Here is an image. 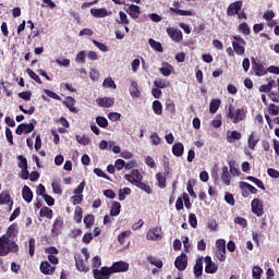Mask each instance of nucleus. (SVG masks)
Returning a JSON list of instances; mask_svg holds the SVG:
<instances>
[{
	"instance_id": "nucleus-1",
	"label": "nucleus",
	"mask_w": 279,
	"mask_h": 279,
	"mask_svg": "<svg viewBox=\"0 0 279 279\" xmlns=\"http://www.w3.org/2000/svg\"><path fill=\"white\" fill-rule=\"evenodd\" d=\"M16 234H19V225L12 223L7 230V235L0 238V256H8L10 252L19 254V244L10 241Z\"/></svg>"
},
{
	"instance_id": "nucleus-2",
	"label": "nucleus",
	"mask_w": 279,
	"mask_h": 279,
	"mask_svg": "<svg viewBox=\"0 0 279 279\" xmlns=\"http://www.w3.org/2000/svg\"><path fill=\"white\" fill-rule=\"evenodd\" d=\"M130 269V264L123 260L114 262L111 267H101L99 269H94V278L95 279H108V276H112V274H123Z\"/></svg>"
},
{
	"instance_id": "nucleus-3",
	"label": "nucleus",
	"mask_w": 279,
	"mask_h": 279,
	"mask_svg": "<svg viewBox=\"0 0 279 279\" xmlns=\"http://www.w3.org/2000/svg\"><path fill=\"white\" fill-rule=\"evenodd\" d=\"M227 117L234 124L241 123V121H245V117H247V111L244 108L234 110V106L229 105Z\"/></svg>"
},
{
	"instance_id": "nucleus-4",
	"label": "nucleus",
	"mask_w": 279,
	"mask_h": 279,
	"mask_svg": "<svg viewBox=\"0 0 279 279\" xmlns=\"http://www.w3.org/2000/svg\"><path fill=\"white\" fill-rule=\"evenodd\" d=\"M245 45H247V43L241 36H233L232 47L236 56H245Z\"/></svg>"
},
{
	"instance_id": "nucleus-5",
	"label": "nucleus",
	"mask_w": 279,
	"mask_h": 279,
	"mask_svg": "<svg viewBox=\"0 0 279 279\" xmlns=\"http://www.w3.org/2000/svg\"><path fill=\"white\" fill-rule=\"evenodd\" d=\"M251 210L253 215H256V217H263V215H265V206L263 201L259 198H254L251 202Z\"/></svg>"
},
{
	"instance_id": "nucleus-6",
	"label": "nucleus",
	"mask_w": 279,
	"mask_h": 279,
	"mask_svg": "<svg viewBox=\"0 0 279 279\" xmlns=\"http://www.w3.org/2000/svg\"><path fill=\"white\" fill-rule=\"evenodd\" d=\"M252 70L254 71L256 77H263L267 75V69L263 63L254 58H252Z\"/></svg>"
},
{
	"instance_id": "nucleus-7",
	"label": "nucleus",
	"mask_w": 279,
	"mask_h": 279,
	"mask_svg": "<svg viewBox=\"0 0 279 279\" xmlns=\"http://www.w3.org/2000/svg\"><path fill=\"white\" fill-rule=\"evenodd\" d=\"M239 186L242 191L243 197H250V193H252V195H256V193H258V190L254 185H252L245 181H241L239 183Z\"/></svg>"
},
{
	"instance_id": "nucleus-8",
	"label": "nucleus",
	"mask_w": 279,
	"mask_h": 279,
	"mask_svg": "<svg viewBox=\"0 0 279 279\" xmlns=\"http://www.w3.org/2000/svg\"><path fill=\"white\" fill-rule=\"evenodd\" d=\"M147 241H161L162 239V227H155L147 231Z\"/></svg>"
},
{
	"instance_id": "nucleus-9",
	"label": "nucleus",
	"mask_w": 279,
	"mask_h": 279,
	"mask_svg": "<svg viewBox=\"0 0 279 279\" xmlns=\"http://www.w3.org/2000/svg\"><path fill=\"white\" fill-rule=\"evenodd\" d=\"M124 180L136 186L143 180V174H141L138 169H133L130 174H124Z\"/></svg>"
},
{
	"instance_id": "nucleus-10",
	"label": "nucleus",
	"mask_w": 279,
	"mask_h": 279,
	"mask_svg": "<svg viewBox=\"0 0 279 279\" xmlns=\"http://www.w3.org/2000/svg\"><path fill=\"white\" fill-rule=\"evenodd\" d=\"M64 228V219L61 216L57 217L53 221L51 234L52 236H60L62 234V230Z\"/></svg>"
},
{
	"instance_id": "nucleus-11",
	"label": "nucleus",
	"mask_w": 279,
	"mask_h": 279,
	"mask_svg": "<svg viewBox=\"0 0 279 279\" xmlns=\"http://www.w3.org/2000/svg\"><path fill=\"white\" fill-rule=\"evenodd\" d=\"M242 8L243 1L241 0L230 3L227 8V16H236L241 12Z\"/></svg>"
},
{
	"instance_id": "nucleus-12",
	"label": "nucleus",
	"mask_w": 279,
	"mask_h": 279,
	"mask_svg": "<svg viewBox=\"0 0 279 279\" xmlns=\"http://www.w3.org/2000/svg\"><path fill=\"white\" fill-rule=\"evenodd\" d=\"M167 34L173 40V43H182L184 40V35L182 34V31L174 28V27H168Z\"/></svg>"
},
{
	"instance_id": "nucleus-13",
	"label": "nucleus",
	"mask_w": 279,
	"mask_h": 279,
	"mask_svg": "<svg viewBox=\"0 0 279 279\" xmlns=\"http://www.w3.org/2000/svg\"><path fill=\"white\" fill-rule=\"evenodd\" d=\"M189 265V257L185 253H181L174 260V267L179 269V271H184Z\"/></svg>"
},
{
	"instance_id": "nucleus-14",
	"label": "nucleus",
	"mask_w": 279,
	"mask_h": 279,
	"mask_svg": "<svg viewBox=\"0 0 279 279\" xmlns=\"http://www.w3.org/2000/svg\"><path fill=\"white\" fill-rule=\"evenodd\" d=\"M32 132H34V123L32 122L19 124L15 130L17 136H21L22 134H32Z\"/></svg>"
},
{
	"instance_id": "nucleus-15",
	"label": "nucleus",
	"mask_w": 279,
	"mask_h": 279,
	"mask_svg": "<svg viewBox=\"0 0 279 279\" xmlns=\"http://www.w3.org/2000/svg\"><path fill=\"white\" fill-rule=\"evenodd\" d=\"M90 14L94 19H106L112 14V11H108L106 8L90 9Z\"/></svg>"
},
{
	"instance_id": "nucleus-16",
	"label": "nucleus",
	"mask_w": 279,
	"mask_h": 279,
	"mask_svg": "<svg viewBox=\"0 0 279 279\" xmlns=\"http://www.w3.org/2000/svg\"><path fill=\"white\" fill-rule=\"evenodd\" d=\"M7 205L9 206V213L12 210V206H14V201H12V196L9 193L2 192L0 194V206Z\"/></svg>"
},
{
	"instance_id": "nucleus-17",
	"label": "nucleus",
	"mask_w": 279,
	"mask_h": 279,
	"mask_svg": "<svg viewBox=\"0 0 279 279\" xmlns=\"http://www.w3.org/2000/svg\"><path fill=\"white\" fill-rule=\"evenodd\" d=\"M205 264L206 274H217L219 267L215 263H213V258L210 256L205 257Z\"/></svg>"
},
{
	"instance_id": "nucleus-18",
	"label": "nucleus",
	"mask_w": 279,
	"mask_h": 279,
	"mask_svg": "<svg viewBox=\"0 0 279 279\" xmlns=\"http://www.w3.org/2000/svg\"><path fill=\"white\" fill-rule=\"evenodd\" d=\"M22 197L26 204H32V201L34 199V193L32 192V189L29 186L24 185L22 190Z\"/></svg>"
},
{
	"instance_id": "nucleus-19",
	"label": "nucleus",
	"mask_w": 279,
	"mask_h": 279,
	"mask_svg": "<svg viewBox=\"0 0 279 279\" xmlns=\"http://www.w3.org/2000/svg\"><path fill=\"white\" fill-rule=\"evenodd\" d=\"M97 105L99 108H112L114 106V99L113 98H97Z\"/></svg>"
},
{
	"instance_id": "nucleus-20",
	"label": "nucleus",
	"mask_w": 279,
	"mask_h": 279,
	"mask_svg": "<svg viewBox=\"0 0 279 279\" xmlns=\"http://www.w3.org/2000/svg\"><path fill=\"white\" fill-rule=\"evenodd\" d=\"M40 271H41V274H45L46 276H51V274H53V271H56V267L51 266V264H49V262H41Z\"/></svg>"
},
{
	"instance_id": "nucleus-21",
	"label": "nucleus",
	"mask_w": 279,
	"mask_h": 279,
	"mask_svg": "<svg viewBox=\"0 0 279 279\" xmlns=\"http://www.w3.org/2000/svg\"><path fill=\"white\" fill-rule=\"evenodd\" d=\"M220 178H221V181L223 182L225 186H230L231 175H230V171L228 170L227 166L222 167V173H221Z\"/></svg>"
},
{
	"instance_id": "nucleus-22",
	"label": "nucleus",
	"mask_w": 279,
	"mask_h": 279,
	"mask_svg": "<svg viewBox=\"0 0 279 279\" xmlns=\"http://www.w3.org/2000/svg\"><path fill=\"white\" fill-rule=\"evenodd\" d=\"M172 154L173 156H177V158H180L184 154V144L183 143H175L172 146Z\"/></svg>"
},
{
	"instance_id": "nucleus-23",
	"label": "nucleus",
	"mask_w": 279,
	"mask_h": 279,
	"mask_svg": "<svg viewBox=\"0 0 279 279\" xmlns=\"http://www.w3.org/2000/svg\"><path fill=\"white\" fill-rule=\"evenodd\" d=\"M63 104L65 108L70 110V112H75V113L77 112V109L75 108V98L68 96Z\"/></svg>"
},
{
	"instance_id": "nucleus-24",
	"label": "nucleus",
	"mask_w": 279,
	"mask_h": 279,
	"mask_svg": "<svg viewBox=\"0 0 279 279\" xmlns=\"http://www.w3.org/2000/svg\"><path fill=\"white\" fill-rule=\"evenodd\" d=\"M241 133L239 131H228L227 141L229 143H234V141H241Z\"/></svg>"
},
{
	"instance_id": "nucleus-25",
	"label": "nucleus",
	"mask_w": 279,
	"mask_h": 279,
	"mask_svg": "<svg viewBox=\"0 0 279 279\" xmlns=\"http://www.w3.org/2000/svg\"><path fill=\"white\" fill-rule=\"evenodd\" d=\"M75 265L78 271H88V268L86 267V264H84V258L82 257V255L75 256Z\"/></svg>"
},
{
	"instance_id": "nucleus-26",
	"label": "nucleus",
	"mask_w": 279,
	"mask_h": 279,
	"mask_svg": "<svg viewBox=\"0 0 279 279\" xmlns=\"http://www.w3.org/2000/svg\"><path fill=\"white\" fill-rule=\"evenodd\" d=\"M129 14L131 19H138V16H141V7L131 4L129 8Z\"/></svg>"
},
{
	"instance_id": "nucleus-27",
	"label": "nucleus",
	"mask_w": 279,
	"mask_h": 279,
	"mask_svg": "<svg viewBox=\"0 0 279 279\" xmlns=\"http://www.w3.org/2000/svg\"><path fill=\"white\" fill-rule=\"evenodd\" d=\"M120 214H121V203L113 202L110 209V216L119 217Z\"/></svg>"
},
{
	"instance_id": "nucleus-28",
	"label": "nucleus",
	"mask_w": 279,
	"mask_h": 279,
	"mask_svg": "<svg viewBox=\"0 0 279 279\" xmlns=\"http://www.w3.org/2000/svg\"><path fill=\"white\" fill-rule=\"evenodd\" d=\"M148 44L150 45L151 49L158 51V53H162V51H165L162 48V44H160V41H156V39L154 38H149Z\"/></svg>"
},
{
	"instance_id": "nucleus-29",
	"label": "nucleus",
	"mask_w": 279,
	"mask_h": 279,
	"mask_svg": "<svg viewBox=\"0 0 279 279\" xmlns=\"http://www.w3.org/2000/svg\"><path fill=\"white\" fill-rule=\"evenodd\" d=\"M204 271V264L202 259L196 260V264L194 265V276L195 278H199Z\"/></svg>"
},
{
	"instance_id": "nucleus-30",
	"label": "nucleus",
	"mask_w": 279,
	"mask_h": 279,
	"mask_svg": "<svg viewBox=\"0 0 279 279\" xmlns=\"http://www.w3.org/2000/svg\"><path fill=\"white\" fill-rule=\"evenodd\" d=\"M221 106L220 99H211L209 104V112L211 114H216L217 110H219V107Z\"/></svg>"
},
{
	"instance_id": "nucleus-31",
	"label": "nucleus",
	"mask_w": 279,
	"mask_h": 279,
	"mask_svg": "<svg viewBox=\"0 0 279 279\" xmlns=\"http://www.w3.org/2000/svg\"><path fill=\"white\" fill-rule=\"evenodd\" d=\"M246 180H248L250 182H253V184H255L258 189H262V191H265V183H263L260 179L253 175H248L246 177Z\"/></svg>"
},
{
	"instance_id": "nucleus-32",
	"label": "nucleus",
	"mask_w": 279,
	"mask_h": 279,
	"mask_svg": "<svg viewBox=\"0 0 279 279\" xmlns=\"http://www.w3.org/2000/svg\"><path fill=\"white\" fill-rule=\"evenodd\" d=\"M40 217H47V219H53V210L49 207H44L39 211Z\"/></svg>"
},
{
	"instance_id": "nucleus-33",
	"label": "nucleus",
	"mask_w": 279,
	"mask_h": 279,
	"mask_svg": "<svg viewBox=\"0 0 279 279\" xmlns=\"http://www.w3.org/2000/svg\"><path fill=\"white\" fill-rule=\"evenodd\" d=\"M156 180L158 182L159 189H167V178L162 175L160 172L156 174Z\"/></svg>"
},
{
	"instance_id": "nucleus-34",
	"label": "nucleus",
	"mask_w": 279,
	"mask_h": 279,
	"mask_svg": "<svg viewBox=\"0 0 279 279\" xmlns=\"http://www.w3.org/2000/svg\"><path fill=\"white\" fill-rule=\"evenodd\" d=\"M147 260L148 263H150V265H154V267H157L158 269H162V262L157 257L149 255L147 257Z\"/></svg>"
},
{
	"instance_id": "nucleus-35",
	"label": "nucleus",
	"mask_w": 279,
	"mask_h": 279,
	"mask_svg": "<svg viewBox=\"0 0 279 279\" xmlns=\"http://www.w3.org/2000/svg\"><path fill=\"white\" fill-rule=\"evenodd\" d=\"M26 73L31 77V80H34V82H36L37 84H43V80H40V76H38V74L34 72V70L28 68L26 69Z\"/></svg>"
},
{
	"instance_id": "nucleus-36",
	"label": "nucleus",
	"mask_w": 279,
	"mask_h": 279,
	"mask_svg": "<svg viewBox=\"0 0 279 279\" xmlns=\"http://www.w3.org/2000/svg\"><path fill=\"white\" fill-rule=\"evenodd\" d=\"M170 12H173L174 14H179V16H193V11H186L182 9L170 8Z\"/></svg>"
},
{
	"instance_id": "nucleus-37",
	"label": "nucleus",
	"mask_w": 279,
	"mask_h": 279,
	"mask_svg": "<svg viewBox=\"0 0 279 279\" xmlns=\"http://www.w3.org/2000/svg\"><path fill=\"white\" fill-rule=\"evenodd\" d=\"M102 86H104V88H113V90H117V84L114 83L112 77L105 78Z\"/></svg>"
},
{
	"instance_id": "nucleus-38",
	"label": "nucleus",
	"mask_w": 279,
	"mask_h": 279,
	"mask_svg": "<svg viewBox=\"0 0 279 279\" xmlns=\"http://www.w3.org/2000/svg\"><path fill=\"white\" fill-rule=\"evenodd\" d=\"M84 223L86 228H93L95 226V216L94 215H86L84 217Z\"/></svg>"
},
{
	"instance_id": "nucleus-39",
	"label": "nucleus",
	"mask_w": 279,
	"mask_h": 279,
	"mask_svg": "<svg viewBox=\"0 0 279 279\" xmlns=\"http://www.w3.org/2000/svg\"><path fill=\"white\" fill-rule=\"evenodd\" d=\"M153 111L155 114H162V104L159 100L153 101Z\"/></svg>"
},
{
	"instance_id": "nucleus-40",
	"label": "nucleus",
	"mask_w": 279,
	"mask_h": 279,
	"mask_svg": "<svg viewBox=\"0 0 279 279\" xmlns=\"http://www.w3.org/2000/svg\"><path fill=\"white\" fill-rule=\"evenodd\" d=\"M268 114H270L271 117H278L279 114V106L276 104H270L268 106Z\"/></svg>"
},
{
	"instance_id": "nucleus-41",
	"label": "nucleus",
	"mask_w": 279,
	"mask_h": 279,
	"mask_svg": "<svg viewBox=\"0 0 279 279\" xmlns=\"http://www.w3.org/2000/svg\"><path fill=\"white\" fill-rule=\"evenodd\" d=\"M247 145L248 149H256V145H258V140L254 137V133L248 135Z\"/></svg>"
},
{
	"instance_id": "nucleus-42",
	"label": "nucleus",
	"mask_w": 279,
	"mask_h": 279,
	"mask_svg": "<svg viewBox=\"0 0 279 279\" xmlns=\"http://www.w3.org/2000/svg\"><path fill=\"white\" fill-rule=\"evenodd\" d=\"M82 217H83L82 207L76 206L74 210V220L76 221V223H82Z\"/></svg>"
},
{
	"instance_id": "nucleus-43",
	"label": "nucleus",
	"mask_w": 279,
	"mask_h": 279,
	"mask_svg": "<svg viewBox=\"0 0 279 279\" xmlns=\"http://www.w3.org/2000/svg\"><path fill=\"white\" fill-rule=\"evenodd\" d=\"M36 252V239L31 238L28 241V254L29 256H34Z\"/></svg>"
},
{
	"instance_id": "nucleus-44",
	"label": "nucleus",
	"mask_w": 279,
	"mask_h": 279,
	"mask_svg": "<svg viewBox=\"0 0 279 279\" xmlns=\"http://www.w3.org/2000/svg\"><path fill=\"white\" fill-rule=\"evenodd\" d=\"M17 167L20 169H28V165H27V158H25L23 155L17 156Z\"/></svg>"
},
{
	"instance_id": "nucleus-45",
	"label": "nucleus",
	"mask_w": 279,
	"mask_h": 279,
	"mask_svg": "<svg viewBox=\"0 0 279 279\" xmlns=\"http://www.w3.org/2000/svg\"><path fill=\"white\" fill-rule=\"evenodd\" d=\"M274 88V81H270L268 84H264L259 86V93H271Z\"/></svg>"
},
{
	"instance_id": "nucleus-46",
	"label": "nucleus",
	"mask_w": 279,
	"mask_h": 279,
	"mask_svg": "<svg viewBox=\"0 0 279 279\" xmlns=\"http://www.w3.org/2000/svg\"><path fill=\"white\" fill-rule=\"evenodd\" d=\"M159 71L165 77H169V75H171V72L173 71V66L167 63V66L160 68Z\"/></svg>"
},
{
	"instance_id": "nucleus-47",
	"label": "nucleus",
	"mask_w": 279,
	"mask_h": 279,
	"mask_svg": "<svg viewBox=\"0 0 279 279\" xmlns=\"http://www.w3.org/2000/svg\"><path fill=\"white\" fill-rule=\"evenodd\" d=\"M135 186H137V189H141V191L147 193V195H151V186H149L147 183H143L140 181L138 184H136Z\"/></svg>"
},
{
	"instance_id": "nucleus-48",
	"label": "nucleus",
	"mask_w": 279,
	"mask_h": 279,
	"mask_svg": "<svg viewBox=\"0 0 279 279\" xmlns=\"http://www.w3.org/2000/svg\"><path fill=\"white\" fill-rule=\"evenodd\" d=\"M119 16L120 20H118L117 23H120L122 25H130V20L128 19V14H125V12L120 11Z\"/></svg>"
},
{
	"instance_id": "nucleus-49",
	"label": "nucleus",
	"mask_w": 279,
	"mask_h": 279,
	"mask_svg": "<svg viewBox=\"0 0 279 279\" xmlns=\"http://www.w3.org/2000/svg\"><path fill=\"white\" fill-rule=\"evenodd\" d=\"M239 32H241V34H244V36H250L251 31H250V26L247 25V23L243 22L239 25Z\"/></svg>"
},
{
	"instance_id": "nucleus-50",
	"label": "nucleus",
	"mask_w": 279,
	"mask_h": 279,
	"mask_svg": "<svg viewBox=\"0 0 279 279\" xmlns=\"http://www.w3.org/2000/svg\"><path fill=\"white\" fill-rule=\"evenodd\" d=\"M216 252H226V240L219 239L216 241Z\"/></svg>"
},
{
	"instance_id": "nucleus-51",
	"label": "nucleus",
	"mask_w": 279,
	"mask_h": 279,
	"mask_svg": "<svg viewBox=\"0 0 279 279\" xmlns=\"http://www.w3.org/2000/svg\"><path fill=\"white\" fill-rule=\"evenodd\" d=\"M252 276L253 279H260V276H263V268H260V266L253 267Z\"/></svg>"
},
{
	"instance_id": "nucleus-52",
	"label": "nucleus",
	"mask_w": 279,
	"mask_h": 279,
	"mask_svg": "<svg viewBox=\"0 0 279 279\" xmlns=\"http://www.w3.org/2000/svg\"><path fill=\"white\" fill-rule=\"evenodd\" d=\"M96 123L97 125H99V128H108V119H106L105 117L98 116L96 118Z\"/></svg>"
},
{
	"instance_id": "nucleus-53",
	"label": "nucleus",
	"mask_w": 279,
	"mask_h": 279,
	"mask_svg": "<svg viewBox=\"0 0 279 279\" xmlns=\"http://www.w3.org/2000/svg\"><path fill=\"white\" fill-rule=\"evenodd\" d=\"M52 191L56 195H62V187L60 186V181H52Z\"/></svg>"
},
{
	"instance_id": "nucleus-54",
	"label": "nucleus",
	"mask_w": 279,
	"mask_h": 279,
	"mask_svg": "<svg viewBox=\"0 0 279 279\" xmlns=\"http://www.w3.org/2000/svg\"><path fill=\"white\" fill-rule=\"evenodd\" d=\"M94 173H96L98 178H104L105 180H109V182H112V179H110V177L106 174V172H104L101 168H95Z\"/></svg>"
},
{
	"instance_id": "nucleus-55",
	"label": "nucleus",
	"mask_w": 279,
	"mask_h": 279,
	"mask_svg": "<svg viewBox=\"0 0 279 279\" xmlns=\"http://www.w3.org/2000/svg\"><path fill=\"white\" fill-rule=\"evenodd\" d=\"M76 62L80 64H86V50L80 51L76 54Z\"/></svg>"
},
{
	"instance_id": "nucleus-56",
	"label": "nucleus",
	"mask_w": 279,
	"mask_h": 279,
	"mask_svg": "<svg viewBox=\"0 0 279 279\" xmlns=\"http://www.w3.org/2000/svg\"><path fill=\"white\" fill-rule=\"evenodd\" d=\"M276 17V13H274V10H268L264 13L263 19L269 23V21H274Z\"/></svg>"
},
{
	"instance_id": "nucleus-57",
	"label": "nucleus",
	"mask_w": 279,
	"mask_h": 279,
	"mask_svg": "<svg viewBox=\"0 0 279 279\" xmlns=\"http://www.w3.org/2000/svg\"><path fill=\"white\" fill-rule=\"evenodd\" d=\"M73 206H77V204H82L84 202V195L75 194L71 197Z\"/></svg>"
},
{
	"instance_id": "nucleus-58",
	"label": "nucleus",
	"mask_w": 279,
	"mask_h": 279,
	"mask_svg": "<svg viewBox=\"0 0 279 279\" xmlns=\"http://www.w3.org/2000/svg\"><path fill=\"white\" fill-rule=\"evenodd\" d=\"M76 141L80 145H90V138L86 137L85 135H76Z\"/></svg>"
},
{
	"instance_id": "nucleus-59",
	"label": "nucleus",
	"mask_w": 279,
	"mask_h": 279,
	"mask_svg": "<svg viewBox=\"0 0 279 279\" xmlns=\"http://www.w3.org/2000/svg\"><path fill=\"white\" fill-rule=\"evenodd\" d=\"M114 167L117 171H122L123 169H125V160L123 159L116 160Z\"/></svg>"
},
{
	"instance_id": "nucleus-60",
	"label": "nucleus",
	"mask_w": 279,
	"mask_h": 279,
	"mask_svg": "<svg viewBox=\"0 0 279 279\" xmlns=\"http://www.w3.org/2000/svg\"><path fill=\"white\" fill-rule=\"evenodd\" d=\"M167 82H165L162 78H157L154 81V86H156L157 88H167Z\"/></svg>"
},
{
	"instance_id": "nucleus-61",
	"label": "nucleus",
	"mask_w": 279,
	"mask_h": 279,
	"mask_svg": "<svg viewBox=\"0 0 279 279\" xmlns=\"http://www.w3.org/2000/svg\"><path fill=\"white\" fill-rule=\"evenodd\" d=\"M189 223L192 228H197V216L195 214L189 215Z\"/></svg>"
},
{
	"instance_id": "nucleus-62",
	"label": "nucleus",
	"mask_w": 279,
	"mask_h": 279,
	"mask_svg": "<svg viewBox=\"0 0 279 279\" xmlns=\"http://www.w3.org/2000/svg\"><path fill=\"white\" fill-rule=\"evenodd\" d=\"M234 223H238V226H241L242 228H247V220L243 217H235Z\"/></svg>"
},
{
	"instance_id": "nucleus-63",
	"label": "nucleus",
	"mask_w": 279,
	"mask_h": 279,
	"mask_svg": "<svg viewBox=\"0 0 279 279\" xmlns=\"http://www.w3.org/2000/svg\"><path fill=\"white\" fill-rule=\"evenodd\" d=\"M166 110L168 112H170V114H174L175 113V102L170 101V102L166 104Z\"/></svg>"
},
{
	"instance_id": "nucleus-64",
	"label": "nucleus",
	"mask_w": 279,
	"mask_h": 279,
	"mask_svg": "<svg viewBox=\"0 0 279 279\" xmlns=\"http://www.w3.org/2000/svg\"><path fill=\"white\" fill-rule=\"evenodd\" d=\"M267 173L270 178H275V179L279 178V171L274 168H268Z\"/></svg>"
}]
</instances>
